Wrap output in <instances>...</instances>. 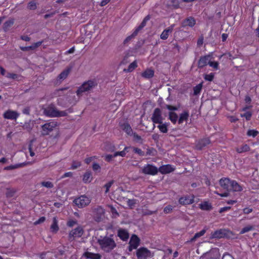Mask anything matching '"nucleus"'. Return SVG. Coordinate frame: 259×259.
<instances>
[{
  "label": "nucleus",
  "mask_w": 259,
  "mask_h": 259,
  "mask_svg": "<svg viewBox=\"0 0 259 259\" xmlns=\"http://www.w3.org/2000/svg\"><path fill=\"white\" fill-rule=\"evenodd\" d=\"M140 239L136 235H133L130 241L129 250L136 249L139 245Z\"/></svg>",
  "instance_id": "nucleus-11"
},
{
  "label": "nucleus",
  "mask_w": 259,
  "mask_h": 259,
  "mask_svg": "<svg viewBox=\"0 0 259 259\" xmlns=\"http://www.w3.org/2000/svg\"><path fill=\"white\" fill-rule=\"evenodd\" d=\"M254 229L253 226L251 225H248L244 227L240 231V234H243Z\"/></svg>",
  "instance_id": "nucleus-42"
},
{
  "label": "nucleus",
  "mask_w": 259,
  "mask_h": 259,
  "mask_svg": "<svg viewBox=\"0 0 259 259\" xmlns=\"http://www.w3.org/2000/svg\"><path fill=\"white\" fill-rule=\"evenodd\" d=\"M93 179L92 172L91 171H87L82 176V181L85 184L91 183Z\"/></svg>",
  "instance_id": "nucleus-21"
},
{
  "label": "nucleus",
  "mask_w": 259,
  "mask_h": 259,
  "mask_svg": "<svg viewBox=\"0 0 259 259\" xmlns=\"http://www.w3.org/2000/svg\"><path fill=\"white\" fill-rule=\"evenodd\" d=\"M92 168L93 170L96 172H100L101 169L100 165L96 162L93 164Z\"/></svg>",
  "instance_id": "nucleus-48"
},
{
  "label": "nucleus",
  "mask_w": 259,
  "mask_h": 259,
  "mask_svg": "<svg viewBox=\"0 0 259 259\" xmlns=\"http://www.w3.org/2000/svg\"><path fill=\"white\" fill-rule=\"evenodd\" d=\"M200 208L204 210H209L211 209V205L207 202H204L199 204Z\"/></svg>",
  "instance_id": "nucleus-34"
},
{
  "label": "nucleus",
  "mask_w": 259,
  "mask_h": 259,
  "mask_svg": "<svg viewBox=\"0 0 259 259\" xmlns=\"http://www.w3.org/2000/svg\"><path fill=\"white\" fill-rule=\"evenodd\" d=\"M169 119L172 123H176L178 120V116L176 113L170 112L169 113Z\"/></svg>",
  "instance_id": "nucleus-40"
},
{
  "label": "nucleus",
  "mask_w": 259,
  "mask_h": 259,
  "mask_svg": "<svg viewBox=\"0 0 259 259\" xmlns=\"http://www.w3.org/2000/svg\"><path fill=\"white\" fill-rule=\"evenodd\" d=\"M81 165V163L80 161H73L72 163L71 164V166L70 167V169H75L79 167H80Z\"/></svg>",
  "instance_id": "nucleus-44"
},
{
  "label": "nucleus",
  "mask_w": 259,
  "mask_h": 259,
  "mask_svg": "<svg viewBox=\"0 0 259 259\" xmlns=\"http://www.w3.org/2000/svg\"><path fill=\"white\" fill-rule=\"evenodd\" d=\"M100 248L105 252H110L116 246V243L111 236H100L98 239Z\"/></svg>",
  "instance_id": "nucleus-1"
},
{
  "label": "nucleus",
  "mask_w": 259,
  "mask_h": 259,
  "mask_svg": "<svg viewBox=\"0 0 259 259\" xmlns=\"http://www.w3.org/2000/svg\"><path fill=\"white\" fill-rule=\"evenodd\" d=\"M154 71L151 69H147L143 72L141 75L143 77L146 79H150L154 76Z\"/></svg>",
  "instance_id": "nucleus-24"
},
{
  "label": "nucleus",
  "mask_w": 259,
  "mask_h": 259,
  "mask_svg": "<svg viewBox=\"0 0 259 259\" xmlns=\"http://www.w3.org/2000/svg\"><path fill=\"white\" fill-rule=\"evenodd\" d=\"M210 60V56L209 55L201 57L198 61V67L203 68L207 64H209Z\"/></svg>",
  "instance_id": "nucleus-15"
},
{
  "label": "nucleus",
  "mask_w": 259,
  "mask_h": 259,
  "mask_svg": "<svg viewBox=\"0 0 259 259\" xmlns=\"http://www.w3.org/2000/svg\"><path fill=\"white\" fill-rule=\"evenodd\" d=\"M40 185L42 187H46L47 188H52L54 187L53 184L50 181H44L41 182Z\"/></svg>",
  "instance_id": "nucleus-43"
},
{
  "label": "nucleus",
  "mask_w": 259,
  "mask_h": 259,
  "mask_svg": "<svg viewBox=\"0 0 259 259\" xmlns=\"http://www.w3.org/2000/svg\"><path fill=\"white\" fill-rule=\"evenodd\" d=\"M193 202V198L189 196L182 197L179 199L180 203L183 205L192 204Z\"/></svg>",
  "instance_id": "nucleus-22"
},
{
  "label": "nucleus",
  "mask_w": 259,
  "mask_h": 259,
  "mask_svg": "<svg viewBox=\"0 0 259 259\" xmlns=\"http://www.w3.org/2000/svg\"><path fill=\"white\" fill-rule=\"evenodd\" d=\"M19 116V114L15 111L8 110L3 114L5 119L16 120Z\"/></svg>",
  "instance_id": "nucleus-10"
},
{
  "label": "nucleus",
  "mask_w": 259,
  "mask_h": 259,
  "mask_svg": "<svg viewBox=\"0 0 259 259\" xmlns=\"http://www.w3.org/2000/svg\"><path fill=\"white\" fill-rule=\"evenodd\" d=\"M125 201L127 202L128 205L130 207H132L136 203L135 200L134 199H130L126 198Z\"/></svg>",
  "instance_id": "nucleus-57"
},
{
  "label": "nucleus",
  "mask_w": 259,
  "mask_h": 259,
  "mask_svg": "<svg viewBox=\"0 0 259 259\" xmlns=\"http://www.w3.org/2000/svg\"><path fill=\"white\" fill-rule=\"evenodd\" d=\"M65 89H62L58 90H57L55 93V95L57 96H61L62 95H63V92L64 91H65Z\"/></svg>",
  "instance_id": "nucleus-60"
},
{
  "label": "nucleus",
  "mask_w": 259,
  "mask_h": 259,
  "mask_svg": "<svg viewBox=\"0 0 259 259\" xmlns=\"http://www.w3.org/2000/svg\"><path fill=\"white\" fill-rule=\"evenodd\" d=\"M210 67L213 68L215 70H218L219 69V64L218 62L215 61H209V64Z\"/></svg>",
  "instance_id": "nucleus-47"
},
{
  "label": "nucleus",
  "mask_w": 259,
  "mask_h": 259,
  "mask_svg": "<svg viewBox=\"0 0 259 259\" xmlns=\"http://www.w3.org/2000/svg\"><path fill=\"white\" fill-rule=\"evenodd\" d=\"M76 223L77 222L76 221L71 220L67 222V225L68 226L71 227H73Z\"/></svg>",
  "instance_id": "nucleus-63"
},
{
  "label": "nucleus",
  "mask_w": 259,
  "mask_h": 259,
  "mask_svg": "<svg viewBox=\"0 0 259 259\" xmlns=\"http://www.w3.org/2000/svg\"><path fill=\"white\" fill-rule=\"evenodd\" d=\"M175 168L170 165L166 164L161 166L158 169V171L162 174H167L173 171Z\"/></svg>",
  "instance_id": "nucleus-12"
},
{
  "label": "nucleus",
  "mask_w": 259,
  "mask_h": 259,
  "mask_svg": "<svg viewBox=\"0 0 259 259\" xmlns=\"http://www.w3.org/2000/svg\"><path fill=\"white\" fill-rule=\"evenodd\" d=\"M189 117V113L188 112L184 111L180 115V118L178 120L179 123H182L184 121H187Z\"/></svg>",
  "instance_id": "nucleus-31"
},
{
  "label": "nucleus",
  "mask_w": 259,
  "mask_h": 259,
  "mask_svg": "<svg viewBox=\"0 0 259 259\" xmlns=\"http://www.w3.org/2000/svg\"><path fill=\"white\" fill-rule=\"evenodd\" d=\"M210 142L209 139L205 138L198 141L196 145L197 149L201 150L203 148L210 144Z\"/></svg>",
  "instance_id": "nucleus-16"
},
{
  "label": "nucleus",
  "mask_w": 259,
  "mask_h": 259,
  "mask_svg": "<svg viewBox=\"0 0 259 259\" xmlns=\"http://www.w3.org/2000/svg\"><path fill=\"white\" fill-rule=\"evenodd\" d=\"M168 7L177 8L179 6V0H166Z\"/></svg>",
  "instance_id": "nucleus-37"
},
{
  "label": "nucleus",
  "mask_w": 259,
  "mask_h": 259,
  "mask_svg": "<svg viewBox=\"0 0 259 259\" xmlns=\"http://www.w3.org/2000/svg\"><path fill=\"white\" fill-rule=\"evenodd\" d=\"M142 171L145 175H155L157 174L158 169L157 167L148 164L143 167Z\"/></svg>",
  "instance_id": "nucleus-7"
},
{
  "label": "nucleus",
  "mask_w": 259,
  "mask_h": 259,
  "mask_svg": "<svg viewBox=\"0 0 259 259\" xmlns=\"http://www.w3.org/2000/svg\"><path fill=\"white\" fill-rule=\"evenodd\" d=\"M59 227L58 225V221L56 217L53 219L52 224L50 227V231L52 233L56 234L58 231Z\"/></svg>",
  "instance_id": "nucleus-19"
},
{
  "label": "nucleus",
  "mask_w": 259,
  "mask_h": 259,
  "mask_svg": "<svg viewBox=\"0 0 259 259\" xmlns=\"http://www.w3.org/2000/svg\"><path fill=\"white\" fill-rule=\"evenodd\" d=\"M138 34H135V31H134V32L130 36H128V37H127L124 40V44H126V43H127L130 40H131L132 38H133L134 37H135Z\"/></svg>",
  "instance_id": "nucleus-51"
},
{
  "label": "nucleus",
  "mask_w": 259,
  "mask_h": 259,
  "mask_svg": "<svg viewBox=\"0 0 259 259\" xmlns=\"http://www.w3.org/2000/svg\"><path fill=\"white\" fill-rule=\"evenodd\" d=\"M214 78V74L212 73H210L208 74H206L204 76V79L206 80L211 81Z\"/></svg>",
  "instance_id": "nucleus-53"
},
{
  "label": "nucleus",
  "mask_w": 259,
  "mask_h": 259,
  "mask_svg": "<svg viewBox=\"0 0 259 259\" xmlns=\"http://www.w3.org/2000/svg\"><path fill=\"white\" fill-rule=\"evenodd\" d=\"M28 8L30 10H35L36 8V3L34 2H30L28 5Z\"/></svg>",
  "instance_id": "nucleus-55"
},
{
  "label": "nucleus",
  "mask_w": 259,
  "mask_h": 259,
  "mask_svg": "<svg viewBox=\"0 0 259 259\" xmlns=\"http://www.w3.org/2000/svg\"><path fill=\"white\" fill-rule=\"evenodd\" d=\"M44 114L49 117H62L67 115L65 111H58L55 107L50 106L45 109Z\"/></svg>",
  "instance_id": "nucleus-3"
},
{
  "label": "nucleus",
  "mask_w": 259,
  "mask_h": 259,
  "mask_svg": "<svg viewBox=\"0 0 259 259\" xmlns=\"http://www.w3.org/2000/svg\"><path fill=\"white\" fill-rule=\"evenodd\" d=\"M206 232L205 229H203L199 232H198L195 234L194 237L191 239L190 240V242H193L197 238L200 237L201 236H202Z\"/></svg>",
  "instance_id": "nucleus-35"
},
{
  "label": "nucleus",
  "mask_w": 259,
  "mask_h": 259,
  "mask_svg": "<svg viewBox=\"0 0 259 259\" xmlns=\"http://www.w3.org/2000/svg\"><path fill=\"white\" fill-rule=\"evenodd\" d=\"M150 255L149 250L144 247L139 248L137 251V256L139 259H145Z\"/></svg>",
  "instance_id": "nucleus-9"
},
{
  "label": "nucleus",
  "mask_w": 259,
  "mask_h": 259,
  "mask_svg": "<svg viewBox=\"0 0 259 259\" xmlns=\"http://www.w3.org/2000/svg\"><path fill=\"white\" fill-rule=\"evenodd\" d=\"M238 153H243L249 150V147L247 145H244L240 147L237 148L236 149Z\"/></svg>",
  "instance_id": "nucleus-38"
},
{
  "label": "nucleus",
  "mask_w": 259,
  "mask_h": 259,
  "mask_svg": "<svg viewBox=\"0 0 259 259\" xmlns=\"http://www.w3.org/2000/svg\"><path fill=\"white\" fill-rule=\"evenodd\" d=\"M113 183H114L113 181H111L109 182L108 183H106L104 185V187L106 188V190H105L106 193H107L109 192V189H110V187H111V186L112 185V184H113Z\"/></svg>",
  "instance_id": "nucleus-50"
},
{
  "label": "nucleus",
  "mask_w": 259,
  "mask_h": 259,
  "mask_svg": "<svg viewBox=\"0 0 259 259\" xmlns=\"http://www.w3.org/2000/svg\"><path fill=\"white\" fill-rule=\"evenodd\" d=\"M130 147H125L124 149L121 151H117L115 152L114 153V156L116 157L118 156H120L121 157H124L127 152H128V149L130 148Z\"/></svg>",
  "instance_id": "nucleus-32"
},
{
  "label": "nucleus",
  "mask_w": 259,
  "mask_h": 259,
  "mask_svg": "<svg viewBox=\"0 0 259 259\" xmlns=\"http://www.w3.org/2000/svg\"><path fill=\"white\" fill-rule=\"evenodd\" d=\"M159 125L157 126L160 132L162 133H166L168 131L167 127L169 125V123L164 122L162 123H158Z\"/></svg>",
  "instance_id": "nucleus-29"
},
{
  "label": "nucleus",
  "mask_w": 259,
  "mask_h": 259,
  "mask_svg": "<svg viewBox=\"0 0 259 259\" xmlns=\"http://www.w3.org/2000/svg\"><path fill=\"white\" fill-rule=\"evenodd\" d=\"M118 236L123 241H126L129 238V234L126 230L119 229L118 230Z\"/></svg>",
  "instance_id": "nucleus-18"
},
{
  "label": "nucleus",
  "mask_w": 259,
  "mask_h": 259,
  "mask_svg": "<svg viewBox=\"0 0 259 259\" xmlns=\"http://www.w3.org/2000/svg\"><path fill=\"white\" fill-rule=\"evenodd\" d=\"M258 134V132L253 130H250L248 131L247 133V135L248 136H252L253 137H255L257 136Z\"/></svg>",
  "instance_id": "nucleus-49"
},
{
  "label": "nucleus",
  "mask_w": 259,
  "mask_h": 259,
  "mask_svg": "<svg viewBox=\"0 0 259 259\" xmlns=\"http://www.w3.org/2000/svg\"><path fill=\"white\" fill-rule=\"evenodd\" d=\"M202 83H199L197 85L196 87L194 88V94L195 95H197L199 94L201 89H202Z\"/></svg>",
  "instance_id": "nucleus-46"
},
{
  "label": "nucleus",
  "mask_w": 259,
  "mask_h": 259,
  "mask_svg": "<svg viewBox=\"0 0 259 259\" xmlns=\"http://www.w3.org/2000/svg\"><path fill=\"white\" fill-rule=\"evenodd\" d=\"M137 62L136 61H135L133 62H132V63H131L129 65L127 69H124V71H125L126 72H132L137 67Z\"/></svg>",
  "instance_id": "nucleus-39"
},
{
  "label": "nucleus",
  "mask_w": 259,
  "mask_h": 259,
  "mask_svg": "<svg viewBox=\"0 0 259 259\" xmlns=\"http://www.w3.org/2000/svg\"><path fill=\"white\" fill-rule=\"evenodd\" d=\"M172 208H173V207L171 205H168L164 207V212L165 213H168L170 212H171V211L172 210Z\"/></svg>",
  "instance_id": "nucleus-59"
},
{
  "label": "nucleus",
  "mask_w": 259,
  "mask_h": 259,
  "mask_svg": "<svg viewBox=\"0 0 259 259\" xmlns=\"http://www.w3.org/2000/svg\"><path fill=\"white\" fill-rule=\"evenodd\" d=\"M231 209V207L230 206H226V207H222V208H221L219 210V212L220 213H222L224 211H228L229 210H230Z\"/></svg>",
  "instance_id": "nucleus-64"
},
{
  "label": "nucleus",
  "mask_w": 259,
  "mask_h": 259,
  "mask_svg": "<svg viewBox=\"0 0 259 259\" xmlns=\"http://www.w3.org/2000/svg\"><path fill=\"white\" fill-rule=\"evenodd\" d=\"M58 125L57 122L52 120L41 125V134L44 136L49 135Z\"/></svg>",
  "instance_id": "nucleus-5"
},
{
  "label": "nucleus",
  "mask_w": 259,
  "mask_h": 259,
  "mask_svg": "<svg viewBox=\"0 0 259 259\" xmlns=\"http://www.w3.org/2000/svg\"><path fill=\"white\" fill-rule=\"evenodd\" d=\"M196 24V21L195 19L192 17H189L186 18L182 22V26L185 27H193Z\"/></svg>",
  "instance_id": "nucleus-14"
},
{
  "label": "nucleus",
  "mask_w": 259,
  "mask_h": 259,
  "mask_svg": "<svg viewBox=\"0 0 259 259\" xmlns=\"http://www.w3.org/2000/svg\"><path fill=\"white\" fill-rule=\"evenodd\" d=\"M231 181L228 178H222L220 180V184L224 189L229 190H230Z\"/></svg>",
  "instance_id": "nucleus-13"
},
{
  "label": "nucleus",
  "mask_w": 259,
  "mask_h": 259,
  "mask_svg": "<svg viewBox=\"0 0 259 259\" xmlns=\"http://www.w3.org/2000/svg\"><path fill=\"white\" fill-rule=\"evenodd\" d=\"M252 114L250 112H246L244 114H241V116L245 117L247 120L250 119Z\"/></svg>",
  "instance_id": "nucleus-52"
},
{
  "label": "nucleus",
  "mask_w": 259,
  "mask_h": 259,
  "mask_svg": "<svg viewBox=\"0 0 259 259\" xmlns=\"http://www.w3.org/2000/svg\"><path fill=\"white\" fill-rule=\"evenodd\" d=\"M217 252V251L216 250H211V251H210L209 252H207L206 253V254H205L204 255H203V256H202L200 259H213L214 258L213 257H212L211 256V254L214 252Z\"/></svg>",
  "instance_id": "nucleus-41"
},
{
  "label": "nucleus",
  "mask_w": 259,
  "mask_h": 259,
  "mask_svg": "<svg viewBox=\"0 0 259 259\" xmlns=\"http://www.w3.org/2000/svg\"><path fill=\"white\" fill-rule=\"evenodd\" d=\"M14 20L10 19L5 22L3 25V29L5 31H7L10 29L14 24Z\"/></svg>",
  "instance_id": "nucleus-30"
},
{
  "label": "nucleus",
  "mask_w": 259,
  "mask_h": 259,
  "mask_svg": "<svg viewBox=\"0 0 259 259\" xmlns=\"http://www.w3.org/2000/svg\"><path fill=\"white\" fill-rule=\"evenodd\" d=\"M252 209L250 207H246L243 209V212L244 214H247L251 213L252 211Z\"/></svg>",
  "instance_id": "nucleus-62"
},
{
  "label": "nucleus",
  "mask_w": 259,
  "mask_h": 259,
  "mask_svg": "<svg viewBox=\"0 0 259 259\" xmlns=\"http://www.w3.org/2000/svg\"><path fill=\"white\" fill-rule=\"evenodd\" d=\"M42 44V41H38L37 42L34 43L31 46H30V47L32 50H34L35 48L38 47L40 46Z\"/></svg>",
  "instance_id": "nucleus-61"
},
{
  "label": "nucleus",
  "mask_w": 259,
  "mask_h": 259,
  "mask_svg": "<svg viewBox=\"0 0 259 259\" xmlns=\"http://www.w3.org/2000/svg\"><path fill=\"white\" fill-rule=\"evenodd\" d=\"M122 129L129 135H132L133 133V131L131 126L127 123H124L122 125Z\"/></svg>",
  "instance_id": "nucleus-36"
},
{
  "label": "nucleus",
  "mask_w": 259,
  "mask_h": 259,
  "mask_svg": "<svg viewBox=\"0 0 259 259\" xmlns=\"http://www.w3.org/2000/svg\"><path fill=\"white\" fill-rule=\"evenodd\" d=\"M108 207L110 209V211L112 213V217L116 218L119 215L118 213L117 212L116 209L113 207L112 205H109Z\"/></svg>",
  "instance_id": "nucleus-45"
},
{
  "label": "nucleus",
  "mask_w": 259,
  "mask_h": 259,
  "mask_svg": "<svg viewBox=\"0 0 259 259\" xmlns=\"http://www.w3.org/2000/svg\"><path fill=\"white\" fill-rule=\"evenodd\" d=\"M24 165H25V164L24 163L16 164L15 165H11L5 167L4 168V169L6 170H13L14 169H16V168L22 167Z\"/></svg>",
  "instance_id": "nucleus-33"
},
{
  "label": "nucleus",
  "mask_w": 259,
  "mask_h": 259,
  "mask_svg": "<svg viewBox=\"0 0 259 259\" xmlns=\"http://www.w3.org/2000/svg\"><path fill=\"white\" fill-rule=\"evenodd\" d=\"M134 140L137 142L139 143H142L143 140H142V138L141 137V136H139L138 135H137L136 134H134Z\"/></svg>",
  "instance_id": "nucleus-54"
},
{
  "label": "nucleus",
  "mask_w": 259,
  "mask_h": 259,
  "mask_svg": "<svg viewBox=\"0 0 259 259\" xmlns=\"http://www.w3.org/2000/svg\"><path fill=\"white\" fill-rule=\"evenodd\" d=\"M132 148L135 153L138 154L139 155H144V152L142 151L141 149L135 147H132Z\"/></svg>",
  "instance_id": "nucleus-58"
},
{
  "label": "nucleus",
  "mask_w": 259,
  "mask_h": 259,
  "mask_svg": "<svg viewBox=\"0 0 259 259\" xmlns=\"http://www.w3.org/2000/svg\"><path fill=\"white\" fill-rule=\"evenodd\" d=\"M83 233V230L82 227H78L70 232L68 236L69 239L72 241L76 238L81 237Z\"/></svg>",
  "instance_id": "nucleus-8"
},
{
  "label": "nucleus",
  "mask_w": 259,
  "mask_h": 259,
  "mask_svg": "<svg viewBox=\"0 0 259 259\" xmlns=\"http://www.w3.org/2000/svg\"><path fill=\"white\" fill-rule=\"evenodd\" d=\"M150 19V15H147L146 16L144 19H143V21L141 23V24L136 28L135 30V33L138 34V32L144 27L146 26V23L148 21H149Z\"/></svg>",
  "instance_id": "nucleus-23"
},
{
  "label": "nucleus",
  "mask_w": 259,
  "mask_h": 259,
  "mask_svg": "<svg viewBox=\"0 0 259 259\" xmlns=\"http://www.w3.org/2000/svg\"><path fill=\"white\" fill-rule=\"evenodd\" d=\"M174 26V24L171 25L167 28L164 29L160 35L161 39L163 40L166 39L168 38L169 33L172 32Z\"/></svg>",
  "instance_id": "nucleus-17"
},
{
  "label": "nucleus",
  "mask_w": 259,
  "mask_h": 259,
  "mask_svg": "<svg viewBox=\"0 0 259 259\" xmlns=\"http://www.w3.org/2000/svg\"><path fill=\"white\" fill-rule=\"evenodd\" d=\"M70 69L67 68L63 70L58 76L57 78V83H60L62 80H64L68 76Z\"/></svg>",
  "instance_id": "nucleus-20"
},
{
  "label": "nucleus",
  "mask_w": 259,
  "mask_h": 259,
  "mask_svg": "<svg viewBox=\"0 0 259 259\" xmlns=\"http://www.w3.org/2000/svg\"><path fill=\"white\" fill-rule=\"evenodd\" d=\"M97 84L96 81L93 80H90L84 82L76 92L77 96L79 97L82 96L83 93L91 91Z\"/></svg>",
  "instance_id": "nucleus-2"
},
{
  "label": "nucleus",
  "mask_w": 259,
  "mask_h": 259,
  "mask_svg": "<svg viewBox=\"0 0 259 259\" xmlns=\"http://www.w3.org/2000/svg\"><path fill=\"white\" fill-rule=\"evenodd\" d=\"M165 115H163L161 110L159 108H155L151 117V120L154 124L153 128L155 126V124L162 123L163 121L165 119Z\"/></svg>",
  "instance_id": "nucleus-4"
},
{
  "label": "nucleus",
  "mask_w": 259,
  "mask_h": 259,
  "mask_svg": "<svg viewBox=\"0 0 259 259\" xmlns=\"http://www.w3.org/2000/svg\"><path fill=\"white\" fill-rule=\"evenodd\" d=\"M230 190H232L234 191L239 192L242 190V187L236 181H232Z\"/></svg>",
  "instance_id": "nucleus-26"
},
{
  "label": "nucleus",
  "mask_w": 259,
  "mask_h": 259,
  "mask_svg": "<svg viewBox=\"0 0 259 259\" xmlns=\"http://www.w3.org/2000/svg\"><path fill=\"white\" fill-rule=\"evenodd\" d=\"M6 77L9 79L17 80H19L22 78V76L20 75L11 72H7L6 73Z\"/></svg>",
  "instance_id": "nucleus-28"
},
{
  "label": "nucleus",
  "mask_w": 259,
  "mask_h": 259,
  "mask_svg": "<svg viewBox=\"0 0 259 259\" xmlns=\"http://www.w3.org/2000/svg\"><path fill=\"white\" fill-rule=\"evenodd\" d=\"M83 256L89 259H100L101 256L99 253H94L90 252H85Z\"/></svg>",
  "instance_id": "nucleus-25"
},
{
  "label": "nucleus",
  "mask_w": 259,
  "mask_h": 259,
  "mask_svg": "<svg viewBox=\"0 0 259 259\" xmlns=\"http://www.w3.org/2000/svg\"><path fill=\"white\" fill-rule=\"evenodd\" d=\"M105 160L107 162H110L112 160V158L115 157L113 154H108L106 155L105 156Z\"/></svg>",
  "instance_id": "nucleus-56"
},
{
  "label": "nucleus",
  "mask_w": 259,
  "mask_h": 259,
  "mask_svg": "<svg viewBox=\"0 0 259 259\" xmlns=\"http://www.w3.org/2000/svg\"><path fill=\"white\" fill-rule=\"evenodd\" d=\"M224 231L222 230H218L211 234L210 238H221L224 235Z\"/></svg>",
  "instance_id": "nucleus-27"
},
{
  "label": "nucleus",
  "mask_w": 259,
  "mask_h": 259,
  "mask_svg": "<svg viewBox=\"0 0 259 259\" xmlns=\"http://www.w3.org/2000/svg\"><path fill=\"white\" fill-rule=\"evenodd\" d=\"M91 201V200L90 197L85 195H81L74 199V203L79 208H83L88 205L90 203Z\"/></svg>",
  "instance_id": "nucleus-6"
}]
</instances>
